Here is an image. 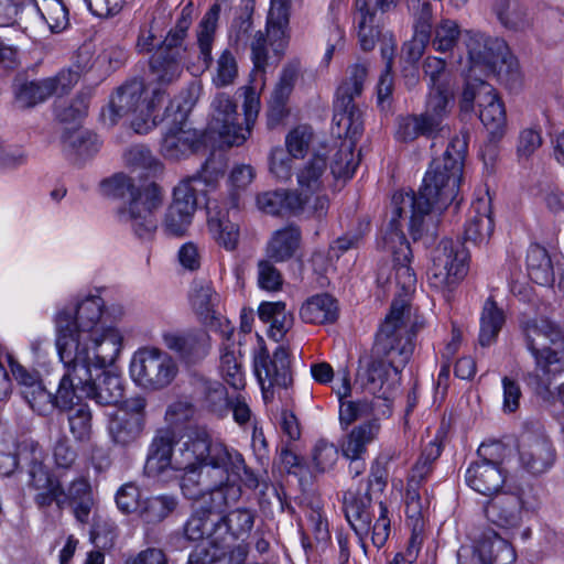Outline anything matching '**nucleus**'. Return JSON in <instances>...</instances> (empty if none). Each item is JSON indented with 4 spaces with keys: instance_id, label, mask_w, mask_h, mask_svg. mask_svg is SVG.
<instances>
[{
    "instance_id": "obj_46",
    "label": "nucleus",
    "mask_w": 564,
    "mask_h": 564,
    "mask_svg": "<svg viewBox=\"0 0 564 564\" xmlns=\"http://www.w3.org/2000/svg\"><path fill=\"white\" fill-rule=\"evenodd\" d=\"M301 231L296 226H286L272 235L267 247V254L276 262H283L293 257L300 246Z\"/></svg>"
},
{
    "instance_id": "obj_49",
    "label": "nucleus",
    "mask_w": 564,
    "mask_h": 564,
    "mask_svg": "<svg viewBox=\"0 0 564 564\" xmlns=\"http://www.w3.org/2000/svg\"><path fill=\"white\" fill-rule=\"evenodd\" d=\"M177 506L178 499L173 495L151 496L142 500L139 518L147 524H158L170 517Z\"/></svg>"
},
{
    "instance_id": "obj_2",
    "label": "nucleus",
    "mask_w": 564,
    "mask_h": 564,
    "mask_svg": "<svg viewBox=\"0 0 564 564\" xmlns=\"http://www.w3.org/2000/svg\"><path fill=\"white\" fill-rule=\"evenodd\" d=\"M105 302L88 295L59 308L54 317L56 349L62 362L84 360L94 354L101 362H115L122 348L116 327L101 325Z\"/></svg>"
},
{
    "instance_id": "obj_54",
    "label": "nucleus",
    "mask_w": 564,
    "mask_h": 564,
    "mask_svg": "<svg viewBox=\"0 0 564 564\" xmlns=\"http://www.w3.org/2000/svg\"><path fill=\"white\" fill-rule=\"evenodd\" d=\"M219 369L225 381L234 389L245 387V372L240 357L228 345L221 348Z\"/></svg>"
},
{
    "instance_id": "obj_45",
    "label": "nucleus",
    "mask_w": 564,
    "mask_h": 564,
    "mask_svg": "<svg viewBox=\"0 0 564 564\" xmlns=\"http://www.w3.org/2000/svg\"><path fill=\"white\" fill-rule=\"evenodd\" d=\"M479 344L482 347L492 345L506 323V315L492 297H488L480 313Z\"/></svg>"
},
{
    "instance_id": "obj_29",
    "label": "nucleus",
    "mask_w": 564,
    "mask_h": 564,
    "mask_svg": "<svg viewBox=\"0 0 564 564\" xmlns=\"http://www.w3.org/2000/svg\"><path fill=\"white\" fill-rule=\"evenodd\" d=\"M30 485L37 490L34 500L40 507H48L53 502L58 508L65 506L64 489L61 482L54 478L42 463H33L29 470Z\"/></svg>"
},
{
    "instance_id": "obj_59",
    "label": "nucleus",
    "mask_w": 564,
    "mask_h": 564,
    "mask_svg": "<svg viewBox=\"0 0 564 564\" xmlns=\"http://www.w3.org/2000/svg\"><path fill=\"white\" fill-rule=\"evenodd\" d=\"M22 397L30 408L40 415H47L55 408L66 410L58 402V392L53 395L43 383L36 386L33 390H26Z\"/></svg>"
},
{
    "instance_id": "obj_19",
    "label": "nucleus",
    "mask_w": 564,
    "mask_h": 564,
    "mask_svg": "<svg viewBox=\"0 0 564 564\" xmlns=\"http://www.w3.org/2000/svg\"><path fill=\"white\" fill-rule=\"evenodd\" d=\"M477 102L479 119L492 135H501L506 124L503 104L495 94V89L482 78L469 79L463 91L460 109L470 111Z\"/></svg>"
},
{
    "instance_id": "obj_8",
    "label": "nucleus",
    "mask_w": 564,
    "mask_h": 564,
    "mask_svg": "<svg viewBox=\"0 0 564 564\" xmlns=\"http://www.w3.org/2000/svg\"><path fill=\"white\" fill-rule=\"evenodd\" d=\"M165 101V90L150 88L140 79L119 87L112 95L108 109L101 116L105 122L115 124L119 118L130 116L131 128L140 134L148 133L162 118L159 109Z\"/></svg>"
},
{
    "instance_id": "obj_41",
    "label": "nucleus",
    "mask_w": 564,
    "mask_h": 564,
    "mask_svg": "<svg viewBox=\"0 0 564 564\" xmlns=\"http://www.w3.org/2000/svg\"><path fill=\"white\" fill-rule=\"evenodd\" d=\"M196 399L209 412L224 416L229 412L227 389L218 381L198 379L195 386Z\"/></svg>"
},
{
    "instance_id": "obj_55",
    "label": "nucleus",
    "mask_w": 564,
    "mask_h": 564,
    "mask_svg": "<svg viewBox=\"0 0 564 564\" xmlns=\"http://www.w3.org/2000/svg\"><path fill=\"white\" fill-rule=\"evenodd\" d=\"M460 29L456 21L442 19L434 28L431 36L432 47L436 52H451L458 42Z\"/></svg>"
},
{
    "instance_id": "obj_18",
    "label": "nucleus",
    "mask_w": 564,
    "mask_h": 564,
    "mask_svg": "<svg viewBox=\"0 0 564 564\" xmlns=\"http://www.w3.org/2000/svg\"><path fill=\"white\" fill-rule=\"evenodd\" d=\"M367 74L365 64L354 65L349 78L338 87L334 101L333 121L337 127H344L352 137L364 132L362 111L355 105L354 99L361 94Z\"/></svg>"
},
{
    "instance_id": "obj_60",
    "label": "nucleus",
    "mask_w": 564,
    "mask_h": 564,
    "mask_svg": "<svg viewBox=\"0 0 564 564\" xmlns=\"http://www.w3.org/2000/svg\"><path fill=\"white\" fill-rule=\"evenodd\" d=\"M22 397L30 408L40 415H47L55 408L66 410L58 402V392L53 395L43 383L36 386L33 390H26Z\"/></svg>"
},
{
    "instance_id": "obj_1",
    "label": "nucleus",
    "mask_w": 564,
    "mask_h": 564,
    "mask_svg": "<svg viewBox=\"0 0 564 564\" xmlns=\"http://www.w3.org/2000/svg\"><path fill=\"white\" fill-rule=\"evenodd\" d=\"M468 148V134L454 135L440 158L432 160L417 194L398 191L392 195L390 214L409 219V231L414 240H433L444 210L456 198Z\"/></svg>"
},
{
    "instance_id": "obj_24",
    "label": "nucleus",
    "mask_w": 564,
    "mask_h": 564,
    "mask_svg": "<svg viewBox=\"0 0 564 564\" xmlns=\"http://www.w3.org/2000/svg\"><path fill=\"white\" fill-rule=\"evenodd\" d=\"M521 466L533 475L547 471L555 462V449L547 437L524 433L519 442Z\"/></svg>"
},
{
    "instance_id": "obj_31",
    "label": "nucleus",
    "mask_w": 564,
    "mask_h": 564,
    "mask_svg": "<svg viewBox=\"0 0 564 564\" xmlns=\"http://www.w3.org/2000/svg\"><path fill=\"white\" fill-rule=\"evenodd\" d=\"M184 535L194 542L205 540L199 546H212L224 541V534L219 532L218 514L205 508L196 510L184 524Z\"/></svg>"
},
{
    "instance_id": "obj_32",
    "label": "nucleus",
    "mask_w": 564,
    "mask_h": 564,
    "mask_svg": "<svg viewBox=\"0 0 564 564\" xmlns=\"http://www.w3.org/2000/svg\"><path fill=\"white\" fill-rule=\"evenodd\" d=\"M494 230L490 199L477 198L471 203L468 220L465 225L464 237L466 241L475 245L486 243Z\"/></svg>"
},
{
    "instance_id": "obj_43",
    "label": "nucleus",
    "mask_w": 564,
    "mask_h": 564,
    "mask_svg": "<svg viewBox=\"0 0 564 564\" xmlns=\"http://www.w3.org/2000/svg\"><path fill=\"white\" fill-rule=\"evenodd\" d=\"M259 318L270 325L269 336L280 341L293 326V314L283 302H262L258 308Z\"/></svg>"
},
{
    "instance_id": "obj_23",
    "label": "nucleus",
    "mask_w": 564,
    "mask_h": 564,
    "mask_svg": "<svg viewBox=\"0 0 564 564\" xmlns=\"http://www.w3.org/2000/svg\"><path fill=\"white\" fill-rule=\"evenodd\" d=\"M404 367H397L394 361L375 351L359 359L357 379L372 394L386 393L398 382Z\"/></svg>"
},
{
    "instance_id": "obj_64",
    "label": "nucleus",
    "mask_w": 564,
    "mask_h": 564,
    "mask_svg": "<svg viewBox=\"0 0 564 564\" xmlns=\"http://www.w3.org/2000/svg\"><path fill=\"white\" fill-rule=\"evenodd\" d=\"M192 13L193 6L192 3H188L182 9L181 17L177 20L175 28L167 33L163 45L160 48L178 51L181 53L182 43L192 23Z\"/></svg>"
},
{
    "instance_id": "obj_53",
    "label": "nucleus",
    "mask_w": 564,
    "mask_h": 564,
    "mask_svg": "<svg viewBox=\"0 0 564 564\" xmlns=\"http://www.w3.org/2000/svg\"><path fill=\"white\" fill-rule=\"evenodd\" d=\"M208 229L217 243L228 251L237 248L239 241V226L229 219L228 214L218 212L209 215Z\"/></svg>"
},
{
    "instance_id": "obj_52",
    "label": "nucleus",
    "mask_w": 564,
    "mask_h": 564,
    "mask_svg": "<svg viewBox=\"0 0 564 564\" xmlns=\"http://www.w3.org/2000/svg\"><path fill=\"white\" fill-rule=\"evenodd\" d=\"M380 405V398L373 399H359L341 401L339 405V422L343 427H347L357 420H372L378 419V408Z\"/></svg>"
},
{
    "instance_id": "obj_28",
    "label": "nucleus",
    "mask_w": 564,
    "mask_h": 564,
    "mask_svg": "<svg viewBox=\"0 0 564 564\" xmlns=\"http://www.w3.org/2000/svg\"><path fill=\"white\" fill-rule=\"evenodd\" d=\"M475 551L482 564H513L517 560L513 545L490 528L475 538Z\"/></svg>"
},
{
    "instance_id": "obj_58",
    "label": "nucleus",
    "mask_w": 564,
    "mask_h": 564,
    "mask_svg": "<svg viewBox=\"0 0 564 564\" xmlns=\"http://www.w3.org/2000/svg\"><path fill=\"white\" fill-rule=\"evenodd\" d=\"M69 405L67 409L69 431L77 442H87L91 435V413L86 404Z\"/></svg>"
},
{
    "instance_id": "obj_48",
    "label": "nucleus",
    "mask_w": 564,
    "mask_h": 564,
    "mask_svg": "<svg viewBox=\"0 0 564 564\" xmlns=\"http://www.w3.org/2000/svg\"><path fill=\"white\" fill-rule=\"evenodd\" d=\"M492 10L506 29L522 31L531 24L528 9L519 0H495Z\"/></svg>"
},
{
    "instance_id": "obj_34",
    "label": "nucleus",
    "mask_w": 564,
    "mask_h": 564,
    "mask_svg": "<svg viewBox=\"0 0 564 564\" xmlns=\"http://www.w3.org/2000/svg\"><path fill=\"white\" fill-rule=\"evenodd\" d=\"M199 145L200 137L196 130L175 126L164 134L161 153L166 159L180 160L197 151Z\"/></svg>"
},
{
    "instance_id": "obj_10",
    "label": "nucleus",
    "mask_w": 564,
    "mask_h": 564,
    "mask_svg": "<svg viewBox=\"0 0 564 564\" xmlns=\"http://www.w3.org/2000/svg\"><path fill=\"white\" fill-rule=\"evenodd\" d=\"M408 306L403 300L394 301L390 313L377 333L372 351L394 361L397 367H405L413 355V334L404 322Z\"/></svg>"
},
{
    "instance_id": "obj_30",
    "label": "nucleus",
    "mask_w": 564,
    "mask_h": 564,
    "mask_svg": "<svg viewBox=\"0 0 564 564\" xmlns=\"http://www.w3.org/2000/svg\"><path fill=\"white\" fill-rule=\"evenodd\" d=\"M522 501L512 494L499 495L485 507L488 521L506 530L519 528L522 522Z\"/></svg>"
},
{
    "instance_id": "obj_22",
    "label": "nucleus",
    "mask_w": 564,
    "mask_h": 564,
    "mask_svg": "<svg viewBox=\"0 0 564 564\" xmlns=\"http://www.w3.org/2000/svg\"><path fill=\"white\" fill-rule=\"evenodd\" d=\"M209 130L217 133L228 145H240L249 137L248 128H242L237 105L230 96L217 94L210 105Z\"/></svg>"
},
{
    "instance_id": "obj_4",
    "label": "nucleus",
    "mask_w": 564,
    "mask_h": 564,
    "mask_svg": "<svg viewBox=\"0 0 564 564\" xmlns=\"http://www.w3.org/2000/svg\"><path fill=\"white\" fill-rule=\"evenodd\" d=\"M525 347L534 359V369L524 377L533 391L547 399L551 386L564 371V332L546 317H529L520 323Z\"/></svg>"
},
{
    "instance_id": "obj_16",
    "label": "nucleus",
    "mask_w": 564,
    "mask_h": 564,
    "mask_svg": "<svg viewBox=\"0 0 564 564\" xmlns=\"http://www.w3.org/2000/svg\"><path fill=\"white\" fill-rule=\"evenodd\" d=\"M291 1L271 0L267 18V37L261 32H258L250 44L253 72L264 73L268 66V42L275 55L282 54L286 45Z\"/></svg>"
},
{
    "instance_id": "obj_50",
    "label": "nucleus",
    "mask_w": 564,
    "mask_h": 564,
    "mask_svg": "<svg viewBox=\"0 0 564 564\" xmlns=\"http://www.w3.org/2000/svg\"><path fill=\"white\" fill-rule=\"evenodd\" d=\"M299 77V66L289 64L283 67L270 98V111L278 118L284 115L285 105Z\"/></svg>"
},
{
    "instance_id": "obj_51",
    "label": "nucleus",
    "mask_w": 564,
    "mask_h": 564,
    "mask_svg": "<svg viewBox=\"0 0 564 564\" xmlns=\"http://www.w3.org/2000/svg\"><path fill=\"white\" fill-rule=\"evenodd\" d=\"M527 268L530 279L539 285H551L554 282V271L550 256L539 245L530 246L527 254Z\"/></svg>"
},
{
    "instance_id": "obj_26",
    "label": "nucleus",
    "mask_w": 564,
    "mask_h": 564,
    "mask_svg": "<svg viewBox=\"0 0 564 564\" xmlns=\"http://www.w3.org/2000/svg\"><path fill=\"white\" fill-rule=\"evenodd\" d=\"M290 364L288 349L279 346L272 357L265 350L257 354L253 368L258 381H268L269 387L286 389L292 383Z\"/></svg>"
},
{
    "instance_id": "obj_27",
    "label": "nucleus",
    "mask_w": 564,
    "mask_h": 564,
    "mask_svg": "<svg viewBox=\"0 0 564 564\" xmlns=\"http://www.w3.org/2000/svg\"><path fill=\"white\" fill-rule=\"evenodd\" d=\"M249 553L247 542L230 544L219 541L212 546H196L189 554V564H243Z\"/></svg>"
},
{
    "instance_id": "obj_57",
    "label": "nucleus",
    "mask_w": 564,
    "mask_h": 564,
    "mask_svg": "<svg viewBox=\"0 0 564 564\" xmlns=\"http://www.w3.org/2000/svg\"><path fill=\"white\" fill-rule=\"evenodd\" d=\"M238 73V63L234 53L225 48L216 59L212 82L218 88L226 87L235 83Z\"/></svg>"
},
{
    "instance_id": "obj_3",
    "label": "nucleus",
    "mask_w": 564,
    "mask_h": 564,
    "mask_svg": "<svg viewBox=\"0 0 564 564\" xmlns=\"http://www.w3.org/2000/svg\"><path fill=\"white\" fill-rule=\"evenodd\" d=\"M176 435L170 429L159 430L149 447L144 471L149 477H159L166 470L183 471L184 477L196 475L203 462H213L220 478L225 462H230L227 445L213 441L204 431L191 433L174 449Z\"/></svg>"
},
{
    "instance_id": "obj_40",
    "label": "nucleus",
    "mask_w": 564,
    "mask_h": 564,
    "mask_svg": "<svg viewBox=\"0 0 564 564\" xmlns=\"http://www.w3.org/2000/svg\"><path fill=\"white\" fill-rule=\"evenodd\" d=\"M150 73L155 83L172 84L183 73L182 55L178 51L159 48L151 57Z\"/></svg>"
},
{
    "instance_id": "obj_47",
    "label": "nucleus",
    "mask_w": 564,
    "mask_h": 564,
    "mask_svg": "<svg viewBox=\"0 0 564 564\" xmlns=\"http://www.w3.org/2000/svg\"><path fill=\"white\" fill-rule=\"evenodd\" d=\"M52 83L15 78L13 83L14 102L19 108H30L52 96Z\"/></svg>"
},
{
    "instance_id": "obj_62",
    "label": "nucleus",
    "mask_w": 564,
    "mask_h": 564,
    "mask_svg": "<svg viewBox=\"0 0 564 564\" xmlns=\"http://www.w3.org/2000/svg\"><path fill=\"white\" fill-rule=\"evenodd\" d=\"M423 73L429 90L449 89L451 79L445 59L427 56L423 62Z\"/></svg>"
},
{
    "instance_id": "obj_44",
    "label": "nucleus",
    "mask_w": 564,
    "mask_h": 564,
    "mask_svg": "<svg viewBox=\"0 0 564 564\" xmlns=\"http://www.w3.org/2000/svg\"><path fill=\"white\" fill-rule=\"evenodd\" d=\"M451 112L449 89L429 90L425 109L421 117L429 124V129L437 134L445 128L444 121Z\"/></svg>"
},
{
    "instance_id": "obj_36",
    "label": "nucleus",
    "mask_w": 564,
    "mask_h": 564,
    "mask_svg": "<svg viewBox=\"0 0 564 564\" xmlns=\"http://www.w3.org/2000/svg\"><path fill=\"white\" fill-rule=\"evenodd\" d=\"M302 199L292 189H275L258 194L256 203L261 212L269 215H297L304 209Z\"/></svg>"
},
{
    "instance_id": "obj_13",
    "label": "nucleus",
    "mask_w": 564,
    "mask_h": 564,
    "mask_svg": "<svg viewBox=\"0 0 564 564\" xmlns=\"http://www.w3.org/2000/svg\"><path fill=\"white\" fill-rule=\"evenodd\" d=\"M507 454V447L500 442L482 443L477 449V459L466 469V484L484 496L499 492L506 481L502 464Z\"/></svg>"
},
{
    "instance_id": "obj_39",
    "label": "nucleus",
    "mask_w": 564,
    "mask_h": 564,
    "mask_svg": "<svg viewBox=\"0 0 564 564\" xmlns=\"http://www.w3.org/2000/svg\"><path fill=\"white\" fill-rule=\"evenodd\" d=\"M220 6L214 4L204 15L196 30V43L198 47V59L203 69L207 70L213 65V45L215 41L217 22L219 19Z\"/></svg>"
},
{
    "instance_id": "obj_6",
    "label": "nucleus",
    "mask_w": 564,
    "mask_h": 564,
    "mask_svg": "<svg viewBox=\"0 0 564 564\" xmlns=\"http://www.w3.org/2000/svg\"><path fill=\"white\" fill-rule=\"evenodd\" d=\"M102 193L129 202L117 209V219L141 239H149L158 228L154 212L162 205L163 195L155 184L139 189L131 177L119 173L101 182Z\"/></svg>"
},
{
    "instance_id": "obj_17",
    "label": "nucleus",
    "mask_w": 564,
    "mask_h": 564,
    "mask_svg": "<svg viewBox=\"0 0 564 564\" xmlns=\"http://www.w3.org/2000/svg\"><path fill=\"white\" fill-rule=\"evenodd\" d=\"M297 188L293 189L302 199V207L311 203L314 213L322 217L328 208V197L324 194L329 184L327 155L322 152L314 153L295 171Z\"/></svg>"
},
{
    "instance_id": "obj_5",
    "label": "nucleus",
    "mask_w": 564,
    "mask_h": 564,
    "mask_svg": "<svg viewBox=\"0 0 564 564\" xmlns=\"http://www.w3.org/2000/svg\"><path fill=\"white\" fill-rule=\"evenodd\" d=\"M66 372L58 386V402L64 408L75 404L84 398L100 405H116L123 397L122 380L118 375L102 370L112 362H101L87 355L84 360L63 362Z\"/></svg>"
},
{
    "instance_id": "obj_21",
    "label": "nucleus",
    "mask_w": 564,
    "mask_h": 564,
    "mask_svg": "<svg viewBox=\"0 0 564 564\" xmlns=\"http://www.w3.org/2000/svg\"><path fill=\"white\" fill-rule=\"evenodd\" d=\"M401 219L395 218L392 221V214H390L389 223L382 237L381 248L392 256L395 284L404 293H410L415 289L416 275L410 265L412 251L401 229Z\"/></svg>"
},
{
    "instance_id": "obj_61",
    "label": "nucleus",
    "mask_w": 564,
    "mask_h": 564,
    "mask_svg": "<svg viewBox=\"0 0 564 564\" xmlns=\"http://www.w3.org/2000/svg\"><path fill=\"white\" fill-rule=\"evenodd\" d=\"M441 445L436 441H431L422 451L420 458L412 468L409 482L411 486H420L431 474L433 463L440 457Z\"/></svg>"
},
{
    "instance_id": "obj_33",
    "label": "nucleus",
    "mask_w": 564,
    "mask_h": 564,
    "mask_svg": "<svg viewBox=\"0 0 564 564\" xmlns=\"http://www.w3.org/2000/svg\"><path fill=\"white\" fill-rule=\"evenodd\" d=\"M380 430L378 419L354 426L339 442L343 456L345 458L365 457L368 445L377 440Z\"/></svg>"
},
{
    "instance_id": "obj_7",
    "label": "nucleus",
    "mask_w": 564,
    "mask_h": 564,
    "mask_svg": "<svg viewBox=\"0 0 564 564\" xmlns=\"http://www.w3.org/2000/svg\"><path fill=\"white\" fill-rule=\"evenodd\" d=\"M227 453L230 462H225L223 477L215 469L216 464L213 462H203L196 475H191L187 478H182L181 488L184 496L188 499L202 498L205 510H210L216 514H220L225 507L237 502L241 496L240 487L229 480L230 475L240 476V469L245 467V459L242 455L227 446Z\"/></svg>"
},
{
    "instance_id": "obj_42",
    "label": "nucleus",
    "mask_w": 564,
    "mask_h": 564,
    "mask_svg": "<svg viewBox=\"0 0 564 564\" xmlns=\"http://www.w3.org/2000/svg\"><path fill=\"white\" fill-rule=\"evenodd\" d=\"M189 303L203 323L209 324L216 319V306L219 303V295L210 282L205 280L194 281L189 293Z\"/></svg>"
},
{
    "instance_id": "obj_20",
    "label": "nucleus",
    "mask_w": 564,
    "mask_h": 564,
    "mask_svg": "<svg viewBox=\"0 0 564 564\" xmlns=\"http://www.w3.org/2000/svg\"><path fill=\"white\" fill-rule=\"evenodd\" d=\"M147 400L137 395L124 400L118 410L109 414L107 431L111 442L121 447L135 443L145 426Z\"/></svg>"
},
{
    "instance_id": "obj_37",
    "label": "nucleus",
    "mask_w": 564,
    "mask_h": 564,
    "mask_svg": "<svg viewBox=\"0 0 564 564\" xmlns=\"http://www.w3.org/2000/svg\"><path fill=\"white\" fill-rule=\"evenodd\" d=\"M219 532L224 534V541L247 542L256 520L253 510L239 507L224 516L218 514Z\"/></svg>"
},
{
    "instance_id": "obj_56",
    "label": "nucleus",
    "mask_w": 564,
    "mask_h": 564,
    "mask_svg": "<svg viewBox=\"0 0 564 564\" xmlns=\"http://www.w3.org/2000/svg\"><path fill=\"white\" fill-rule=\"evenodd\" d=\"M34 8L53 32L66 26L68 11L61 0H35Z\"/></svg>"
},
{
    "instance_id": "obj_12",
    "label": "nucleus",
    "mask_w": 564,
    "mask_h": 564,
    "mask_svg": "<svg viewBox=\"0 0 564 564\" xmlns=\"http://www.w3.org/2000/svg\"><path fill=\"white\" fill-rule=\"evenodd\" d=\"M468 258L463 243L452 239L441 240L432 252L429 284L444 294L451 293L466 276Z\"/></svg>"
},
{
    "instance_id": "obj_38",
    "label": "nucleus",
    "mask_w": 564,
    "mask_h": 564,
    "mask_svg": "<svg viewBox=\"0 0 564 564\" xmlns=\"http://www.w3.org/2000/svg\"><path fill=\"white\" fill-rule=\"evenodd\" d=\"M304 323L324 325L338 318L337 301L328 294H317L307 299L300 308Z\"/></svg>"
},
{
    "instance_id": "obj_11",
    "label": "nucleus",
    "mask_w": 564,
    "mask_h": 564,
    "mask_svg": "<svg viewBox=\"0 0 564 564\" xmlns=\"http://www.w3.org/2000/svg\"><path fill=\"white\" fill-rule=\"evenodd\" d=\"M129 372L140 388L151 391L169 387L175 379L178 367L166 351L153 346L137 349L130 360Z\"/></svg>"
},
{
    "instance_id": "obj_25",
    "label": "nucleus",
    "mask_w": 564,
    "mask_h": 564,
    "mask_svg": "<svg viewBox=\"0 0 564 564\" xmlns=\"http://www.w3.org/2000/svg\"><path fill=\"white\" fill-rule=\"evenodd\" d=\"M164 346L187 364L204 359L210 349V339L205 330L165 332Z\"/></svg>"
},
{
    "instance_id": "obj_63",
    "label": "nucleus",
    "mask_w": 564,
    "mask_h": 564,
    "mask_svg": "<svg viewBox=\"0 0 564 564\" xmlns=\"http://www.w3.org/2000/svg\"><path fill=\"white\" fill-rule=\"evenodd\" d=\"M63 141L72 147L77 155L82 158L91 156L97 153L101 144L97 134L88 130H75L64 133Z\"/></svg>"
},
{
    "instance_id": "obj_15",
    "label": "nucleus",
    "mask_w": 564,
    "mask_h": 564,
    "mask_svg": "<svg viewBox=\"0 0 564 564\" xmlns=\"http://www.w3.org/2000/svg\"><path fill=\"white\" fill-rule=\"evenodd\" d=\"M345 514L365 553H367V538H370L377 549L387 543L391 532L392 512L386 502H378L370 512L362 501L352 499L346 502Z\"/></svg>"
},
{
    "instance_id": "obj_35",
    "label": "nucleus",
    "mask_w": 564,
    "mask_h": 564,
    "mask_svg": "<svg viewBox=\"0 0 564 564\" xmlns=\"http://www.w3.org/2000/svg\"><path fill=\"white\" fill-rule=\"evenodd\" d=\"M338 135L344 133L345 139L340 141L338 148L332 149V161L328 163L329 176L333 175L335 178H350L358 164L359 158L354 155L356 141L361 137L358 134L352 137L346 131L344 127H338Z\"/></svg>"
},
{
    "instance_id": "obj_14",
    "label": "nucleus",
    "mask_w": 564,
    "mask_h": 564,
    "mask_svg": "<svg viewBox=\"0 0 564 564\" xmlns=\"http://www.w3.org/2000/svg\"><path fill=\"white\" fill-rule=\"evenodd\" d=\"M464 37L470 63L466 83L478 78L477 69L485 76L492 73L501 74L503 66L513 72L514 61L502 39L486 36L475 31H466Z\"/></svg>"
},
{
    "instance_id": "obj_9",
    "label": "nucleus",
    "mask_w": 564,
    "mask_h": 564,
    "mask_svg": "<svg viewBox=\"0 0 564 564\" xmlns=\"http://www.w3.org/2000/svg\"><path fill=\"white\" fill-rule=\"evenodd\" d=\"M223 172L214 159H207L194 175L182 180L173 191V200L164 212L161 228L169 237H184L197 208V193L216 185Z\"/></svg>"
}]
</instances>
